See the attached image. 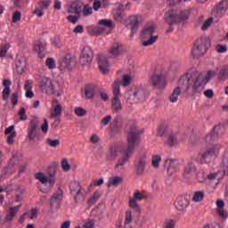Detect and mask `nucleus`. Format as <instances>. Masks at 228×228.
Listing matches in <instances>:
<instances>
[{
    "instance_id": "72a5a7b5",
    "label": "nucleus",
    "mask_w": 228,
    "mask_h": 228,
    "mask_svg": "<svg viewBox=\"0 0 228 228\" xmlns=\"http://www.w3.org/2000/svg\"><path fill=\"white\" fill-rule=\"evenodd\" d=\"M70 65H72V54L68 53L61 63V70H70Z\"/></svg>"
},
{
    "instance_id": "473e14b6",
    "label": "nucleus",
    "mask_w": 228,
    "mask_h": 228,
    "mask_svg": "<svg viewBox=\"0 0 228 228\" xmlns=\"http://www.w3.org/2000/svg\"><path fill=\"white\" fill-rule=\"evenodd\" d=\"M216 206H217V215L222 218L223 220H225L227 218V212L224 210V206H225V203H224V200H217L216 201Z\"/></svg>"
},
{
    "instance_id": "c03bdc74",
    "label": "nucleus",
    "mask_w": 228,
    "mask_h": 228,
    "mask_svg": "<svg viewBox=\"0 0 228 228\" xmlns=\"http://www.w3.org/2000/svg\"><path fill=\"white\" fill-rule=\"evenodd\" d=\"M129 22L130 29H132V31H136V28H138V24H140V19H138V16H130Z\"/></svg>"
},
{
    "instance_id": "7ed1b4c3",
    "label": "nucleus",
    "mask_w": 228,
    "mask_h": 228,
    "mask_svg": "<svg viewBox=\"0 0 228 228\" xmlns=\"http://www.w3.org/2000/svg\"><path fill=\"white\" fill-rule=\"evenodd\" d=\"M211 45V43L206 37H200L197 39L194 46L191 50V56L194 60H199V58L204 56L208 52V47Z\"/></svg>"
},
{
    "instance_id": "79ce46f5",
    "label": "nucleus",
    "mask_w": 228,
    "mask_h": 228,
    "mask_svg": "<svg viewBox=\"0 0 228 228\" xmlns=\"http://www.w3.org/2000/svg\"><path fill=\"white\" fill-rule=\"evenodd\" d=\"M36 179H37V181L41 182L43 184V186L40 188L41 191L42 188H45V186H47V183H49V178H47L44 173H37L36 175Z\"/></svg>"
},
{
    "instance_id": "a18cd8bd",
    "label": "nucleus",
    "mask_w": 228,
    "mask_h": 228,
    "mask_svg": "<svg viewBox=\"0 0 228 228\" xmlns=\"http://www.w3.org/2000/svg\"><path fill=\"white\" fill-rule=\"evenodd\" d=\"M204 191H197L194 192L193 196H192V202H202L204 200Z\"/></svg>"
},
{
    "instance_id": "f704fd0d",
    "label": "nucleus",
    "mask_w": 228,
    "mask_h": 228,
    "mask_svg": "<svg viewBox=\"0 0 228 228\" xmlns=\"http://www.w3.org/2000/svg\"><path fill=\"white\" fill-rule=\"evenodd\" d=\"M216 127H214L213 132L207 134V136L205 137V142L206 143H208V145L215 143V142L218 140V132L216 131Z\"/></svg>"
},
{
    "instance_id": "cd10ccee",
    "label": "nucleus",
    "mask_w": 228,
    "mask_h": 228,
    "mask_svg": "<svg viewBox=\"0 0 228 228\" xmlns=\"http://www.w3.org/2000/svg\"><path fill=\"white\" fill-rule=\"evenodd\" d=\"M3 86L4 88L2 92V99L3 101H8L10 99V94H12V90L10 89L12 81L10 79H4Z\"/></svg>"
},
{
    "instance_id": "dca6fc26",
    "label": "nucleus",
    "mask_w": 228,
    "mask_h": 228,
    "mask_svg": "<svg viewBox=\"0 0 228 228\" xmlns=\"http://www.w3.org/2000/svg\"><path fill=\"white\" fill-rule=\"evenodd\" d=\"M56 172H57L56 167L52 166L48 167L47 175H48L49 185L47 186V188H41V191L43 193H49V191L53 190V187L56 183Z\"/></svg>"
},
{
    "instance_id": "864d4df0",
    "label": "nucleus",
    "mask_w": 228,
    "mask_h": 228,
    "mask_svg": "<svg viewBox=\"0 0 228 228\" xmlns=\"http://www.w3.org/2000/svg\"><path fill=\"white\" fill-rule=\"evenodd\" d=\"M101 191L94 192L93 196L88 200V204H90V206H94V204L101 199Z\"/></svg>"
},
{
    "instance_id": "a878e982",
    "label": "nucleus",
    "mask_w": 228,
    "mask_h": 228,
    "mask_svg": "<svg viewBox=\"0 0 228 228\" xmlns=\"http://www.w3.org/2000/svg\"><path fill=\"white\" fill-rule=\"evenodd\" d=\"M172 129L168 127V125L167 123H162L159 126V128L157 130V134L160 138H167L168 134L172 133Z\"/></svg>"
},
{
    "instance_id": "09e8293b",
    "label": "nucleus",
    "mask_w": 228,
    "mask_h": 228,
    "mask_svg": "<svg viewBox=\"0 0 228 228\" xmlns=\"http://www.w3.org/2000/svg\"><path fill=\"white\" fill-rule=\"evenodd\" d=\"M159 163H161V156L153 155L151 158V167L153 168H159Z\"/></svg>"
},
{
    "instance_id": "6e6552de",
    "label": "nucleus",
    "mask_w": 228,
    "mask_h": 228,
    "mask_svg": "<svg viewBox=\"0 0 228 228\" xmlns=\"http://www.w3.org/2000/svg\"><path fill=\"white\" fill-rule=\"evenodd\" d=\"M39 89L43 94H46L47 95H53V94H56L53 80L47 77H42L40 78Z\"/></svg>"
},
{
    "instance_id": "58836bf2",
    "label": "nucleus",
    "mask_w": 228,
    "mask_h": 228,
    "mask_svg": "<svg viewBox=\"0 0 228 228\" xmlns=\"http://www.w3.org/2000/svg\"><path fill=\"white\" fill-rule=\"evenodd\" d=\"M124 183V178L122 176H112L109 179V182L107 183L108 188H110V186H118Z\"/></svg>"
},
{
    "instance_id": "8fccbe9b",
    "label": "nucleus",
    "mask_w": 228,
    "mask_h": 228,
    "mask_svg": "<svg viewBox=\"0 0 228 228\" xmlns=\"http://www.w3.org/2000/svg\"><path fill=\"white\" fill-rule=\"evenodd\" d=\"M189 142L192 146L199 145V143H200V135L197 134H191Z\"/></svg>"
},
{
    "instance_id": "4468645a",
    "label": "nucleus",
    "mask_w": 228,
    "mask_h": 228,
    "mask_svg": "<svg viewBox=\"0 0 228 228\" xmlns=\"http://www.w3.org/2000/svg\"><path fill=\"white\" fill-rule=\"evenodd\" d=\"M19 151H12V156L9 160L7 167L3 170L4 175H12L15 172V167L19 165Z\"/></svg>"
},
{
    "instance_id": "2f4dec72",
    "label": "nucleus",
    "mask_w": 228,
    "mask_h": 228,
    "mask_svg": "<svg viewBox=\"0 0 228 228\" xmlns=\"http://www.w3.org/2000/svg\"><path fill=\"white\" fill-rule=\"evenodd\" d=\"M131 158V153H128L127 151H124L121 158L118 160V162L115 165V169L118 170L120 167H124L126 163L129 161V159Z\"/></svg>"
},
{
    "instance_id": "5701e85b",
    "label": "nucleus",
    "mask_w": 228,
    "mask_h": 228,
    "mask_svg": "<svg viewBox=\"0 0 228 228\" xmlns=\"http://www.w3.org/2000/svg\"><path fill=\"white\" fill-rule=\"evenodd\" d=\"M84 8L85 3L81 0H76L71 4L70 8L68 10V12L75 13V15H81Z\"/></svg>"
},
{
    "instance_id": "2eb2a0df",
    "label": "nucleus",
    "mask_w": 228,
    "mask_h": 228,
    "mask_svg": "<svg viewBox=\"0 0 228 228\" xmlns=\"http://www.w3.org/2000/svg\"><path fill=\"white\" fill-rule=\"evenodd\" d=\"M143 199H145V194L140 191L134 192L133 198L129 199V206L135 213H141L142 208L138 204V201L143 200Z\"/></svg>"
},
{
    "instance_id": "4d7b16f0",
    "label": "nucleus",
    "mask_w": 228,
    "mask_h": 228,
    "mask_svg": "<svg viewBox=\"0 0 228 228\" xmlns=\"http://www.w3.org/2000/svg\"><path fill=\"white\" fill-rule=\"evenodd\" d=\"M45 66L50 70H53V69H56V61L53 58H47L45 61Z\"/></svg>"
},
{
    "instance_id": "a19ab883",
    "label": "nucleus",
    "mask_w": 228,
    "mask_h": 228,
    "mask_svg": "<svg viewBox=\"0 0 228 228\" xmlns=\"http://www.w3.org/2000/svg\"><path fill=\"white\" fill-rule=\"evenodd\" d=\"M194 172H197V167H195V164L192 161H191L185 166L184 175L185 177H188L194 174Z\"/></svg>"
},
{
    "instance_id": "bb28decb",
    "label": "nucleus",
    "mask_w": 228,
    "mask_h": 228,
    "mask_svg": "<svg viewBox=\"0 0 228 228\" xmlns=\"http://www.w3.org/2000/svg\"><path fill=\"white\" fill-rule=\"evenodd\" d=\"M124 126V120L120 118H116L110 126L111 132L114 134H118L120 131H122V127Z\"/></svg>"
},
{
    "instance_id": "39448f33",
    "label": "nucleus",
    "mask_w": 228,
    "mask_h": 228,
    "mask_svg": "<svg viewBox=\"0 0 228 228\" xmlns=\"http://www.w3.org/2000/svg\"><path fill=\"white\" fill-rule=\"evenodd\" d=\"M195 77V72L189 71L185 75L182 76L178 80V86L176 88L183 94H186L190 87L193 84V78Z\"/></svg>"
},
{
    "instance_id": "f03ea898",
    "label": "nucleus",
    "mask_w": 228,
    "mask_h": 228,
    "mask_svg": "<svg viewBox=\"0 0 228 228\" xmlns=\"http://www.w3.org/2000/svg\"><path fill=\"white\" fill-rule=\"evenodd\" d=\"M128 124L131 126V127L126 137L127 148L125 151L128 154H133L135 147L140 145L142 138L140 137V130L136 128V125H133V121H129Z\"/></svg>"
},
{
    "instance_id": "9b49d317",
    "label": "nucleus",
    "mask_w": 228,
    "mask_h": 228,
    "mask_svg": "<svg viewBox=\"0 0 228 228\" xmlns=\"http://www.w3.org/2000/svg\"><path fill=\"white\" fill-rule=\"evenodd\" d=\"M69 190L75 202L81 203L85 200V195L83 194L84 190L79 183H71L69 185Z\"/></svg>"
},
{
    "instance_id": "4be33fe9",
    "label": "nucleus",
    "mask_w": 228,
    "mask_h": 228,
    "mask_svg": "<svg viewBox=\"0 0 228 228\" xmlns=\"http://www.w3.org/2000/svg\"><path fill=\"white\" fill-rule=\"evenodd\" d=\"M61 199H63V192L61 191V189H58L50 200L51 209H58L60 204H61Z\"/></svg>"
},
{
    "instance_id": "3c124183",
    "label": "nucleus",
    "mask_w": 228,
    "mask_h": 228,
    "mask_svg": "<svg viewBox=\"0 0 228 228\" xmlns=\"http://www.w3.org/2000/svg\"><path fill=\"white\" fill-rule=\"evenodd\" d=\"M53 45L54 47H57V49H61V47H63V45H65V42H63L61 37H56L53 40Z\"/></svg>"
},
{
    "instance_id": "20e7f679",
    "label": "nucleus",
    "mask_w": 228,
    "mask_h": 228,
    "mask_svg": "<svg viewBox=\"0 0 228 228\" xmlns=\"http://www.w3.org/2000/svg\"><path fill=\"white\" fill-rule=\"evenodd\" d=\"M154 31H156V27L154 25L145 27L142 29V31L141 33V37H142V38L146 40V41L142 42V45L144 47L152 45L153 44H156V42L158 41V36H153Z\"/></svg>"
},
{
    "instance_id": "de8ad7c7",
    "label": "nucleus",
    "mask_w": 228,
    "mask_h": 228,
    "mask_svg": "<svg viewBox=\"0 0 228 228\" xmlns=\"http://www.w3.org/2000/svg\"><path fill=\"white\" fill-rule=\"evenodd\" d=\"M182 91L179 90V88L175 87L172 93V94L169 96L170 102H177V99L181 95Z\"/></svg>"
},
{
    "instance_id": "7c9ffc66",
    "label": "nucleus",
    "mask_w": 228,
    "mask_h": 228,
    "mask_svg": "<svg viewBox=\"0 0 228 228\" xmlns=\"http://www.w3.org/2000/svg\"><path fill=\"white\" fill-rule=\"evenodd\" d=\"M211 161H213V155L208 150L200 155L199 163L200 165H207L208 163H211Z\"/></svg>"
},
{
    "instance_id": "0eeeda50",
    "label": "nucleus",
    "mask_w": 228,
    "mask_h": 228,
    "mask_svg": "<svg viewBox=\"0 0 228 228\" xmlns=\"http://www.w3.org/2000/svg\"><path fill=\"white\" fill-rule=\"evenodd\" d=\"M134 167L136 175H143V172H145V167H147V153H139L135 158Z\"/></svg>"
},
{
    "instance_id": "c756f323",
    "label": "nucleus",
    "mask_w": 228,
    "mask_h": 228,
    "mask_svg": "<svg viewBox=\"0 0 228 228\" xmlns=\"http://www.w3.org/2000/svg\"><path fill=\"white\" fill-rule=\"evenodd\" d=\"M166 138L165 143L167 144L168 147H175V145H179V139H177L175 133L171 132Z\"/></svg>"
},
{
    "instance_id": "ea45409f",
    "label": "nucleus",
    "mask_w": 228,
    "mask_h": 228,
    "mask_svg": "<svg viewBox=\"0 0 228 228\" xmlns=\"http://www.w3.org/2000/svg\"><path fill=\"white\" fill-rule=\"evenodd\" d=\"M16 70L18 74H22L26 70V59L19 58L16 60Z\"/></svg>"
},
{
    "instance_id": "e433bc0d",
    "label": "nucleus",
    "mask_w": 228,
    "mask_h": 228,
    "mask_svg": "<svg viewBox=\"0 0 228 228\" xmlns=\"http://www.w3.org/2000/svg\"><path fill=\"white\" fill-rule=\"evenodd\" d=\"M19 209H20V205H18L16 207H11L9 208V214L4 218L5 222H12V220H13V218L15 217V215L19 213Z\"/></svg>"
},
{
    "instance_id": "37998d69",
    "label": "nucleus",
    "mask_w": 228,
    "mask_h": 228,
    "mask_svg": "<svg viewBox=\"0 0 228 228\" xmlns=\"http://www.w3.org/2000/svg\"><path fill=\"white\" fill-rule=\"evenodd\" d=\"M34 51L37 53L39 58L44 57V51H45V45L42 43H37L33 47Z\"/></svg>"
},
{
    "instance_id": "9d476101",
    "label": "nucleus",
    "mask_w": 228,
    "mask_h": 228,
    "mask_svg": "<svg viewBox=\"0 0 228 228\" xmlns=\"http://www.w3.org/2000/svg\"><path fill=\"white\" fill-rule=\"evenodd\" d=\"M94 60V51L90 46H85L79 57V63L82 67H88Z\"/></svg>"
},
{
    "instance_id": "69168bd1",
    "label": "nucleus",
    "mask_w": 228,
    "mask_h": 228,
    "mask_svg": "<svg viewBox=\"0 0 228 228\" xmlns=\"http://www.w3.org/2000/svg\"><path fill=\"white\" fill-rule=\"evenodd\" d=\"M75 114L77 117H85V115H86V110L83 107H77L75 108Z\"/></svg>"
},
{
    "instance_id": "338daca9",
    "label": "nucleus",
    "mask_w": 228,
    "mask_h": 228,
    "mask_svg": "<svg viewBox=\"0 0 228 228\" xmlns=\"http://www.w3.org/2000/svg\"><path fill=\"white\" fill-rule=\"evenodd\" d=\"M8 49H10V44H5L1 49H0V58H4L6 54H8Z\"/></svg>"
},
{
    "instance_id": "423d86ee",
    "label": "nucleus",
    "mask_w": 228,
    "mask_h": 228,
    "mask_svg": "<svg viewBox=\"0 0 228 228\" xmlns=\"http://www.w3.org/2000/svg\"><path fill=\"white\" fill-rule=\"evenodd\" d=\"M149 83L152 88H157L158 90H163L167 87V78L161 73H153L151 75Z\"/></svg>"
},
{
    "instance_id": "c85d7f7f",
    "label": "nucleus",
    "mask_w": 228,
    "mask_h": 228,
    "mask_svg": "<svg viewBox=\"0 0 228 228\" xmlns=\"http://www.w3.org/2000/svg\"><path fill=\"white\" fill-rule=\"evenodd\" d=\"M228 10V1L227 0H222L219 2L216 6V13L219 16L224 15L225 12Z\"/></svg>"
},
{
    "instance_id": "13d9d810",
    "label": "nucleus",
    "mask_w": 228,
    "mask_h": 228,
    "mask_svg": "<svg viewBox=\"0 0 228 228\" xmlns=\"http://www.w3.org/2000/svg\"><path fill=\"white\" fill-rule=\"evenodd\" d=\"M81 13L84 15V17H88L89 15H92V13H94V11L92 7L85 4Z\"/></svg>"
},
{
    "instance_id": "49530a36",
    "label": "nucleus",
    "mask_w": 228,
    "mask_h": 228,
    "mask_svg": "<svg viewBox=\"0 0 228 228\" xmlns=\"http://www.w3.org/2000/svg\"><path fill=\"white\" fill-rule=\"evenodd\" d=\"M218 79H220V81H225V79H227L228 77V67L224 66L223 67L219 73H218Z\"/></svg>"
},
{
    "instance_id": "c9c22d12",
    "label": "nucleus",
    "mask_w": 228,
    "mask_h": 228,
    "mask_svg": "<svg viewBox=\"0 0 228 228\" xmlns=\"http://www.w3.org/2000/svg\"><path fill=\"white\" fill-rule=\"evenodd\" d=\"M97 92V86L94 85H87L85 89L86 99H94Z\"/></svg>"
},
{
    "instance_id": "f257e3e1",
    "label": "nucleus",
    "mask_w": 228,
    "mask_h": 228,
    "mask_svg": "<svg viewBox=\"0 0 228 228\" xmlns=\"http://www.w3.org/2000/svg\"><path fill=\"white\" fill-rule=\"evenodd\" d=\"M190 18V12L189 11H176V10H170L167 11L164 15V20L169 28L167 30V33H172L174 31V25L179 24V22H183V20H188Z\"/></svg>"
},
{
    "instance_id": "052dcab7",
    "label": "nucleus",
    "mask_w": 228,
    "mask_h": 228,
    "mask_svg": "<svg viewBox=\"0 0 228 228\" xmlns=\"http://www.w3.org/2000/svg\"><path fill=\"white\" fill-rule=\"evenodd\" d=\"M164 228H175V220L166 219L163 224Z\"/></svg>"
},
{
    "instance_id": "ddd939ff",
    "label": "nucleus",
    "mask_w": 228,
    "mask_h": 228,
    "mask_svg": "<svg viewBox=\"0 0 228 228\" xmlns=\"http://www.w3.org/2000/svg\"><path fill=\"white\" fill-rule=\"evenodd\" d=\"M126 51L124 50V45L118 42H115L108 49V56L112 60H117V58H120L122 54H124Z\"/></svg>"
},
{
    "instance_id": "4c0bfd02",
    "label": "nucleus",
    "mask_w": 228,
    "mask_h": 228,
    "mask_svg": "<svg viewBox=\"0 0 228 228\" xmlns=\"http://www.w3.org/2000/svg\"><path fill=\"white\" fill-rule=\"evenodd\" d=\"M222 147L220 143H212L207 147V151H208L212 156H218Z\"/></svg>"
},
{
    "instance_id": "f8f14e48",
    "label": "nucleus",
    "mask_w": 228,
    "mask_h": 228,
    "mask_svg": "<svg viewBox=\"0 0 228 228\" xmlns=\"http://www.w3.org/2000/svg\"><path fill=\"white\" fill-rule=\"evenodd\" d=\"M192 91L193 94H200L204 92V88L206 86V77L202 74L194 73V77L192 78Z\"/></svg>"
},
{
    "instance_id": "393cba45",
    "label": "nucleus",
    "mask_w": 228,
    "mask_h": 228,
    "mask_svg": "<svg viewBox=\"0 0 228 228\" xmlns=\"http://www.w3.org/2000/svg\"><path fill=\"white\" fill-rule=\"evenodd\" d=\"M98 65L99 69L101 70L102 74H108L110 72L108 69V60H106V56L103 54L100 53L98 54Z\"/></svg>"
},
{
    "instance_id": "e2e57ef3",
    "label": "nucleus",
    "mask_w": 228,
    "mask_h": 228,
    "mask_svg": "<svg viewBox=\"0 0 228 228\" xmlns=\"http://www.w3.org/2000/svg\"><path fill=\"white\" fill-rule=\"evenodd\" d=\"M223 170L224 174L228 175V153H224V156L223 158Z\"/></svg>"
},
{
    "instance_id": "774afa93",
    "label": "nucleus",
    "mask_w": 228,
    "mask_h": 228,
    "mask_svg": "<svg viewBox=\"0 0 228 228\" xmlns=\"http://www.w3.org/2000/svg\"><path fill=\"white\" fill-rule=\"evenodd\" d=\"M46 143L47 145H49L50 147H58V145H60V140L58 139H46Z\"/></svg>"
},
{
    "instance_id": "1a4fd4ad",
    "label": "nucleus",
    "mask_w": 228,
    "mask_h": 228,
    "mask_svg": "<svg viewBox=\"0 0 228 228\" xmlns=\"http://www.w3.org/2000/svg\"><path fill=\"white\" fill-rule=\"evenodd\" d=\"M113 99H112V108L115 111H120L122 110V103L120 102V81H114L113 86Z\"/></svg>"
},
{
    "instance_id": "0e129e2a",
    "label": "nucleus",
    "mask_w": 228,
    "mask_h": 228,
    "mask_svg": "<svg viewBox=\"0 0 228 228\" xmlns=\"http://www.w3.org/2000/svg\"><path fill=\"white\" fill-rule=\"evenodd\" d=\"M213 24V18H208L206 21H204L203 25L201 26V30L206 31L208 28L211 27Z\"/></svg>"
},
{
    "instance_id": "f3484780",
    "label": "nucleus",
    "mask_w": 228,
    "mask_h": 228,
    "mask_svg": "<svg viewBox=\"0 0 228 228\" xmlns=\"http://www.w3.org/2000/svg\"><path fill=\"white\" fill-rule=\"evenodd\" d=\"M38 118H33L28 127V140L35 142V138H38Z\"/></svg>"
},
{
    "instance_id": "680f3d73",
    "label": "nucleus",
    "mask_w": 228,
    "mask_h": 228,
    "mask_svg": "<svg viewBox=\"0 0 228 228\" xmlns=\"http://www.w3.org/2000/svg\"><path fill=\"white\" fill-rule=\"evenodd\" d=\"M99 24L100 26L109 28V29H111L113 28V21H111V20H102L99 21Z\"/></svg>"
},
{
    "instance_id": "6e6d98bb",
    "label": "nucleus",
    "mask_w": 228,
    "mask_h": 228,
    "mask_svg": "<svg viewBox=\"0 0 228 228\" xmlns=\"http://www.w3.org/2000/svg\"><path fill=\"white\" fill-rule=\"evenodd\" d=\"M196 179L197 181H199V183H205L206 180H207V175H206V172L205 171H199L197 174H196Z\"/></svg>"
},
{
    "instance_id": "412c9836",
    "label": "nucleus",
    "mask_w": 228,
    "mask_h": 228,
    "mask_svg": "<svg viewBox=\"0 0 228 228\" xmlns=\"http://www.w3.org/2000/svg\"><path fill=\"white\" fill-rule=\"evenodd\" d=\"M63 111V107L58 102V100H54L52 102V108L50 110V118H60L61 117V112Z\"/></svg>"
},
{
    "instance_id": "5fc2aeb1",
    "label": "nucleus",
    "mask_w": 228,
    "mask_h": 228,
    "mask_svg": "<svg viewBox=\"0 0 228 228\" xmlns=\"http://www.w3.org/2000/svg\"><path fill=\"white\" fill-rule=\"evenodd\" d=\"M37 4L41 10H47L51 6V0H40Z\"/></svg>"
},
{
    "instance_id": "a211bd4d",
    "label": "nucleus",
    "mask_w": 228,
    "mask_h": 228,
    "mask_svg": "<svg viewBox=\"0 0 228 228\" xmlns=\"http://www.w3.org/2000/svg\"><path fill=\"white\" fill-rule=\"evenodd\" d=\"M164 167H166L168 175H174V174H177L181 170V165L175 159H167L164 162Z\"/></svg>"
},
{
    "instance_id": "6ab92c4d",
    "label": "nucleus",
    "mask_w": 228,
    "mask_h": 228,
    "mask_svg": "<svg viewBox=\"0 0 228 228\" xmlns=\"http://www.w3.org/2000/svg\"><path fill=\"white\" fill-rule=\"evenodd\" d=\"M128 95L126 98L128 104H136V102H142V101L145 100V91L142 89H136L133 94H128Z\"/></svg>"
},
{
    "instance_id": "603ef678",
    "label": "nucleus",
    "mask_w": 228,
    "mask_h": 228,
    "mask_svg": "<svg viewBox=\"0 0 228 228\" xmlns=\"http://www.w3.org/2000/svg\"><path fill=\"white\" fill-rule=\"evenodd\" d=\"M118 81H119V86L120 85L122 86H129V85H131V76L125 74L123 75L122 81L120 80H118Z\"/></svg>"
},
{
    "instance_id": "b1692460",
    "label": "nucleus",
    "mask_w": 228,
    "mask_h": 228,
    "mask_svg": "<svg viewBox=\"0 0 228 228\" xmlns=\"http://www.w3.org/2000/svg\"><path fill=\"white\" fill-rule=\"evenodd\" d=\"M189 206H190V200L183 196L178 197L175 202V207L177 209V211H186Z\"/></svg>"
},
{
    "instance_id": "aec40b11",
    "label": "nucleus",
    "mask_w": 228,
    "mask_h": 228,
    "mask_svg": "<svg viewBox=\"0 0 228 228\" xmlns=\"http://www.w3.org/2000/svg\"><path fill=\"white\" fill-rule=\"evenodd\" d=\"M120 146L119 145H112L110 147L106 153V159L109 163H113L118 158V154H120Z\"/></svg>"
},
{
    "instance_id": "bf43d9fd",
    "label": "nucleus",
    "mask_w": 228,
    "mask_h": 228,
    "mask_svg": "<svg viewBox=\"0 0 228 228\" xmlns=\"http://www.w3.org/2000/svg\"><path fill=\"white\" fill-rule=\"evenodd\" d=\"M131 222H133V213L127 210L125 215V225H130Z\"/></svg>"
}]
</instances>
